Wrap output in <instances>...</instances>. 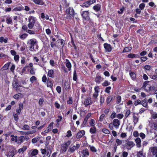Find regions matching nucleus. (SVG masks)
I'll list each match as a JSON object with an SVG mask.
<instances>
[{"label": "nucleus", "instance_id": "1", "mask_svg": "<svg viewBox=\"0 0 157 157\" xmlns=\"http://www.w3.org/2000/svg\"><path fill=\"white\" fill-rule=\"evenodd\" d=\"M85 96L86 94H82V104L84 105L85 107H86L88 106L91 105L93 103V102L91 100L90 96L87 95L85 97Z\"/></svg>", "mask_w": 157, "mask_h": 157}, {"label": "nucleus", "instance_id": "2", "mask_svg": "<svg viewBox=\"0 0 157 157\" xmlns=\"http://www.w3.org/2000/svg\"><path fill=\"white\" fill-rule=\"evenodd\" d=\"M71 142V140H68L67 142H65L64 143L61 144V147L60 150V153L63 154L65 153L68 149L69 146L70 145Z\"/></svg>", "mask_w": 157, "mask_h": 157}, {"label": "nucleus", "instance_id": "3", "mask_svg": "<svg viewBox=\"0 0 157 157\" xmlns=\"http://www.w3.org/2000/svg\"><path fill=\"white\" fill-rule=\"evenodd\" d=\"M81 144H79L78 142L76 143L75 145H73L72 144L68 148V151L71 154L74 153L75 150H78L80 148Z\"/></svg>", "mask_w": 157, "mask_h": 157}, {"label": "nucleus", "instance_id": "4", "mask_svg": "<svg viewBox=\"0 0 157 157\" xmlns=\"http://www.w3.org/2000/svg\"><path fill=\"white\" fill-rule=\"evenodd\" d=\"M12 86L13 88L16 89L17 88L22 87L24 88H28V87H24L21 85V83L17 79H14L12 82Z\"/></svg>", "mask_w": 157, "mask_h": 157}, {"label": "nucleus", "instance_id": "5", "mask_svg": "<svg viewBox=\"0 0 157 157\" xmlns=\"http://www.w3.org/2000/svg\"><path fill=\"white\" fill-rule=\"evenodd\" d=\"M35 21V18L34 17L31 16L29 17V23L28 25V26L29 29H31L33 28Z\"/></svg>", "mask_w": 157, "mask_h": 157}, {"label": "nucleus", "instance_id": "6", "mask_svg": "<svg viewBox=\"0 0 157 157\" xmlns=\"http://www.w3.org/2000/svg\"><path fill=\"white\" fill-rule=\"evenodd\" d=\"M81 15L82 17L85 20L89 21L90 19L89 16V12L88 11H83L81 13Z\"/></svg>", "mask_w": 157, "mask_h": 157}, {"label": "nucleus", "instance_id": "7", "mask_svg": "<svg viewBox=\"0 0 157 157\" xmlns=\"http://www.w3.org/2000/svg\"><path fill=\"white\" fill-rule=\"evenodd\" d=\"M125 143L126 144L127 148L130 150L135 145V144L132 141H129L128 140H125Z\"/></svg>", "mask_w": 157, "mask_h": 157}, {"label": "nucleus", "instance_id": "8", "mask_svg": "<svg viewBox=\"0 0 157 157\" xmlns=\"http://www.w3.org/2000/svg\"><path fill=\"white\" fill-rule=\"evenodd\" d=\"M81 153L82 157H88L89 155V150L86 148L82 150Z\"/></svg>", "mask_w": 157, "mask_h": 157}, {"label": "nucleus", "instance_id": "9", "mask_svg": "<svg viewBox=\"0 0 157 157\" xmlns=\"http://www.w3.org/2000/svg\"><path fill=\"white\" fill-rule=\"evenodd\" d=\"M91 115V113H89L85 117L84 121L82 124V126L84 127L86 126V124L87 121L88 120L89 118H90Z\"/></svg>", "mask_w": 157, "mask_h": 157}, {"label": "nucleus", "instance_id": "10", "mask_svg": "<svg viewBox=\"0 0 157 157\" xmlns=\"http://www.w3.org/2000/svg\"><path fill=\"white\" fill-rule=\"evenodd\" d=\"M104 47L105 50L106 52H110L112 49V47L110 44L105 43L104 44Z\"/></svg>", "mask_w": 157, "mask_h": 157}, {"label": "nucleus", "instance_id": "11", "mask_svg": "<svg viewBox=\"0 0 157 157\" xmlns=\"http://www.w3.org/2000/svg\"><path fill=\"white\" fill-rule=\"evenodd\" d=\"M116 129H118L119 128V126L120 124V122L119 120L117 119H114L112 123Z\"/></svg>", "mask_w": 157, "mask_h": 157}, {"label": "nucleus", "instance_id": "12", "mask_svg": "<svg viewBox=\"0 0 157 157\" xmlns=\"http://www.w3.org/2000/svg\"><path fill=\"white\" fill-rule=\"evenodd\" d=\"M85 133V131L84 130H82L78 132L76 136V137L77 139H79L82 137Z\"/></svg>", "mask_w": 157, "mask_h": 157}, {"label": "nucleus", "instance_id": "13", "mask_svg": "<svg viewBox=\"0 0 157 157\" xmlns=\"http://www.w3.org/2000/svg\"><path fill=\"white\" fill-rule=\"evenodd\" d=\"M67 14H69L70 16L74 17V11L73 8L69 7L66 11Z\"/></svg>", "mask_w": 157, "mask_h": 157}, {"label": "nucleus", "instance_id": "14", "mask_svg": "<svg viewBox=\"0 0 157 157\" xmlns=\"http://www.w3.org/2000/svg\"><path fill=\"white\" fill-rule=\"evenodd\" d=\"M103 80V78L100 75H96L95 78V81L96 83L99 84Z\"/></svg>", "mask_w": 157, "mask_h": 157}, {"label": "nucleus", "instance_id": "15", "mask_svg": "<svg viewBox=\"0 0 157 157\" xmlns=\"http://www.w3.org/2000/svg\"><path fill=\"white\" fill-rule=\"evenodd\" d=\"M47 151L45 155L47 157H49L52 152V147L50 146H48V147H47Z\"/></svg>", "mask_w": 157, "mask_h": 157}, {"label": "nucleus", "instance_id": "16", "mask_svg": "<svg viewBox=\"0 0 157 157\" xmlns=\"http://www.w3.org/2000/svg\"><path fill=\"white\" fill-rule=\"evenodd\" d=\"M17 153V151L15 148L10 146V156L13 157Z\"/></svg>", "mask_w": 157, "mask_h": 157}, {"label": "nucleus", "instance_id": "17", "mask_svg": "<svg viewBox=\"0 0 157 157\" xmlns=\"http://www.w3.org/2000/svg\"><path fill=\"white\" fill-rule=\"evenodd\" d=\"M141 105L144 107L148 108V105L147 99L146 98H145L144 100H142L141 101Z\"/></svg>", "mask_w": 157, "mask_h": 157}, {"label": "nucleus", "instance_id": "18", "mask_svg": "<svg viewBox=\"0 0 157 157\" xmlns=\"http://www.w3.org/2000/svg\"><path fill=\"white\" fill-rule=\"evenodd\" d=\"M24 94L21 93H18L15 94L13 96V98L17 100H18L19 99L21 98L24 97Z\"/></svg>", "mask_w": 157, "mask_h": 157}, {"label": "nucleus", "instance_id": "19", "mask_svg": "<svg viewBox=\"0 0 157 157\" xmlns=\"http://www.w3.org/2000/svg\"><path fill=\"white\" fill-rule=\"evenodd\" d=\"M53 85L52 80L51 78H48L47 79V87L52 88V87Z\"/></svg>", "mask_w": 157, "mask_h": 157}, {"label": "nucleus", "instance_id": "20", "mask_svg": "<svg viewBox=\"0 0 157 157\" xmlns=\"http://www.w3.org/2000/svg\"><path fill=\"white\" fill-rule=\"evenodd\" d=\"M133 119L134 124H136L138 122L139 118V117L136 116V113H133Z\"/></svg>", "mask_w": 157, "mask_h": 157}, {"label": "nucleus", "instance_id": "21", "mask_svg": "<svg viewBox=\"0 0 157 157\" xmlns=\"http://www.w3.org/2000/svg\"><path fill=\"white\" fill-rule=\"evenodd\" d=\"M48 75L52 78L54 77V71L52 69L49 70L48 72Z\"/></svg>", "mask_w": 157, "mask_h": 157}, {"label": "nucleus", "instance_id": "22", "mask_svg": "<svg viewBox=\"0 0 157 157\" xmlns=\"http://www.w3.org/2000/svg\"><path fill=\"white\" fill-rule=\"evenodd\" d=\"M98 96V93H94L93 94L92 101L93 103L97 101V98Z\"/></svg>", "mask_w": 157, "mask_h": 157}, {"label": "nucleus", "instance_id": "23", "mask_svg": "<svg viewBox=\"0 0 157 157\" xmlns=\"http://www.w3.org/2000/svg\"><path fill=\"white\" fill-rule=\"evenodd\" d=\"M10 65V62H8L7 63L5 64L0 69V71H2L8 69Z\"/></svg>", "mask_w": 157, "mask_h": 157}, {"label": "nucleus", "instance_id": "24", "mask_svg": "<svg viewBox=\"0 0 157 157\" xmlns=\"http://www.w3.org/2000/svg\"><path fill=\"white\" fill-rule=\"evenodd\" d=\"M26 137L23 136H21L19 137L17 139V143H21L23 142V141L25 140Z\"/></svg>", "mask_w": 157, "mask_h": 157}, {"label": "nucleus", "instance_id": "25", "mask_svg": "<svg viewBox=\"0 0 157 157\" xmlns=\"http://www.w3.org/2000/svg\"><path fill=\"white\" fill-rule=\"evenodd\" d=\"M96 2V0H88L85 2L87 7H88L89 6L92 4Z\"/></svg>", "mask_w": 157, "mask_h": 157}, {"label": "nucleus", "instance_id": "26", "mask_svg": "<svg viewBox=\"0 0 157 157\" xmlns=\"http://www.w3.org/2000/svg\"><path fill=\"white\" fill-rule=\"evenodd\" d=\"M65 65L66 67L68 68L69 71L71 70V63L68 60H67Z\"/></svg>", "mask_w": 157, "mask_h": 157}, {"label": "nucleus", "instance_id": "27", "mask_svg": "<svg viewBox=\"0 0 157 157\" xmlns=\"http://www.w3.org/2000/svg\"><path fill=\"white\" fill-rule=\"evenodd\" d=\"M33 2L36 4L43 5L44 4V2L43 0H33Z\"/></svg>", "mask_w": 157, "mask_h": 157}, {"label": "nucleus", "instance_id": "28", "mask_svg": "<svg viewBox=\"0 0 157 157\" xmlns=\"http://www.w3.org/2000/svg\"><path fill=\"white\" fill-rule=\"evenodd\" d=\"M135 141L138 147H140L141 146V140L139 137H137L135 139Z\"/></svg>", "mask_w": 157, "mask_h": 157}, {"label": "nucleus", "instance_id": "29", "mask_svg": "<svg viewBox=\"0 0 157 157\" xmlns=\"http://www.w3.org/2000/svg\"><path fill=\"white\" fill-rule=\"evenodd\" d=\"M101 8V5L99 4H97L96 5L94 6L93 7V9L96 11H99Z\"/></svg>", "mask_w": 157, "mask_h": 157}, {"label": "nucleus", "instance_id": "30", "mask_svg": "<svg viewBox=\"0 0 157 157\" xmlns=\"http://www.w3.org/2000/svg\"><path fill=\"white\" fill-rule=\"evenodd\" d=\"M151 151L152 155H154L157 153V147H153L151 148Z\"/></svg>", "mask_w": 157, "mask_h": 157}, {"label": "nucleus", "instance_id": "31", "mask_svg": "<svg viewBox=\"0 0 157 157\" xmlns=\"http://www.w3.org/2000/svg\"><path fill=\"white\" fill-rule=\"evenodd\" d=\"M97 129L95 127H92L90 129L89 132L91 134H94L96 133Z\"/></svg>", "mask_w": 157, "mask_h": 157}, {"label": "nucleus", "instance_id": "32", "mask_svg": "<svg viewBox=\"0 0 157 157\" xmlns=\"http://www.w3.org/2000/svg\"><path fill=\"white\" fill-rule=\"evenodd\" d=\"M113 98V96L110 95L108 96L107 99H106V102L107 105L109 104L111 101L112 100Z\"/></svg>", "mask_w": 157, "mask_h": 157}, {"label": "nucleus", "instance_id": "33", "mask_svg": "<svg viewBox=\"0 0 157 157\" xmlns=\"http://www.w3.org/2000/svg\"><path fill=\"white\" fill-rule=\"evenodd\" d=\"M38 151L37 149H33L31 153L32 156H35L38 154Z\"/></svg>", "mask_w": 157, "mask_h": 157}, {"label": "nucleus", "instance_id": "34", "mask_svg": "<svg viewBox=\"0 0 157 157\" xmlns=\"http://www.w3.org/2000/svg\"><path fill=\"white\" fill-rule=\"evenodd\" d=\"M27 149V147L26 146H24L20 148L18 150V152L19 153L23 152H24Z\"/></svg>", "mask_w": 157, "mask_h": 157}, {"label": "nucleus", "instance_id": "35", "mask_svg": "<svg viewBox=\"0 0 157 157\" xmlns=\"http://www.w3.org/2000/svg\"><path fill=\"white\" fill-rule=\"evenodd\" d=\"M77 75L76 70L75 68V69H74V71L73 79L74 81H77Z\"/></svg>", "mask_w": 157, "mask_h": 157}, {"label": "nucleus", "instance_id": "36", "mask_svg": "<svg viewBox=\"0 0 157 157\" xmlns=\"http://www.w3.org/2000/svg\"><path fill=\"white\" fill-rule=\"evenodd\" d=\"M70 84L67 81H66L64 83V87L65 89L66 90L70 88Z\"/></svg>", "mask_w": 157, "mask_h": 157}, {"label": "nucleus", "instance_id": "37", "mask_svg": "<svg viewBox=\"0 0 157 157\" xmlns=\"http://www.w3.org/2000/svg\"><path fill=\"white\" fill-rule=\"evenodd\" d=\"M110 82L108 80H105V81L102 83V85L103 86H107L110 85Z\"/></svg>", "mask_w": 157, "mask_h": 157}, {"label": "nucleus", "instance_id": "38", "mask_svg": "<svg viewBox=\"0 0 157 157\" xmlns=\"http://www.w3.org/2000/svg\"><path fill=\"white\" fill-rule=\"evenodd\" d=\"M129 75L132 78V79L134 80L136 77V74L133 72H130Z\"/></svg>", "mask_w": 157, "mask_h": 157}, {"label": "nucleus", "instance_id": "39", "mask_svg": "<svg viewBox=\"0 0 157 157\" xmlns=\"http://www.w3.org/2000/svg\"><path fill=\"white\" fill-rule=\"evenodd\" d=\"M132 49L131 47H125L123 51V52H127L130 51Z\"/></svg>", "mask_w": 157, "mask_h": 157}, {"label": "nucleus", "instance_id": "40", "mask_svg": "<svg viewBox=\"0 0 157 157\" xmlns=\"http://www.w3.org/2000/svg\"><path fill=\"white\" fill-rule=\"evenodd\" d=\"M23 10V8L21 6H17L13 10V11H21L22 10Z\"/></svg>", "mask_w": 157, "mask_h": 157}, {"label": "nucleus", "instance_id": "41", "mask_svg": "<svg viewBox=\"0 0 157 157\" xmlns=\"http://www.w3.org/2000/svg\"><path fill=\"white\" fill-rule=\"evenodd\" d=\"M73 102V99L72 97L70 96L68 97V99L67 101V103L69 105H71Z\"/></svg>", "mask_w": 157, "mask_h": 157}, {"label": "nucleus", "instance_id": "42", "mask_svg": "<svg viewBox=\"0 0 157 157\" xmlns=\"http://www.w3.org/2000/svg\"><path fill=\"white\" fill-rule=\"evenodd\" d=\"M53 124H54L53 122H52L47 127V129L48 130L49 132L51 131L52 129L53 128Z\"/></svg>", "mask_w": 157, "mask_h": 157}, {"label": "nucleus", "instance_id": "43", "mask_svg": "<svg viewBox=\"0 0 157 157\" xmlns=\"http://www.w3.org/2000/svg\"><path fill=\"white\" fill-rule=\"evenodd\" d=\"M95 120L94 119H91L90 121L89 124L90 126L92 127H95Z\"/></svg>", "mask_w": 157, "mask_h": 157}, {"label": "nucleus", "instance_id": "44", "mask_svg": "<svg viewBox=\"0 0 157 157\" xmlns=\"http://www.w3.org/2000/svg\"><path fill=\"white\" fill-rule=\"evenodd\" d=\"M58 119H57L56 120V122L57 123L56 125H57L58 124L59 125V123L60 121H61L62 119V117L61 116L58 115Z\"/></svg>", "mask_w": 157, "mask_h": 157}, {"label": "nucleus", "instance_id": "45", "mask_svg": "<svg viewBox=\"0 0 157 157\" xmlns=\"http://www.w3.org/2000/svg\"><path fill=\"white\" fill-rule=\"evenodd\" d=\"M39 140V138L38 137H35L32 140V142L33 144H35L36 143L38 140Z\"/></svg>", "mask_w": 157, "mask_h": 157}, {"label": "nucleus", "instance_id": "46", "mask_svg": "<svg viewBox=\"0 0 157 157\" xmlns=\"http://www.w3.org/2000/svg\"><path fill=\"white\" fill-rule=\"evenodd\" d=\"M111 89V86H108L106 87L105 90V92L107 93H108L109 94H110V90Z\"/></svg>", "mask_w": 157, "mask_h": 157}, {"label": "nucleus", "instance_id": "47", "mask_svg": "<svg viewBox=\"0 0 157 157\" xmlns=\"http://www.w3.org/2000/svg\"><path fill=\"white\" fill-rule=\"evenodd\" d=\"M90 150L93 152H96L97 151V150L95 147L94 146H90Z\"/></svg>", "mask_w": 157, "mask_h": 157}, {"label": "nucleus", "instance_id": "48", "mask_svg": "<svg viewBox=\"0 0 157 157\" xmlns=\"http://www.w3.org/2000/svg\"><path fill=\"white\" fill-rule=\"evenodd\" d=\"M116 143L117 146L120 145L122 143V141L118 138L116 139Z\"/></svg>", "mask_w": 157, "mask_h": 157}, {"label": "nucleus", "instance_id": "49", "mask_svg": "<svg viewBox=\"0 0 157 157\" xmlns=\"http://www.w3.org/2000/svg\"><path fill=\"white\" fill-rule=\"evenodd\" d=\"M121 97L120 95H118L117 97L116 103L119 104L121 101Z\"/></svg>", "mask_w": 157, "mask_h": 157}, {"label": "nucleus", "instance_id": "50", "mask_svg": "<svg viewBox=\"0 0 157 157\" xmlns=\"http://www.w3.org/2000/svg\"><path fill=\"white\" fill-rule=\"evenodd\" d=\"M137 157H141V156H144L143 154V152L142 151L138 152L136 154Z\"/></svg>", "mask_w": 157, "mask_h": 157}, {"label": "nucleus", "instance_id": "51", "mask_svg": "<svg viewBox=\"0 0 157 157\" xmlns=\"http://www.w3.org/2000/svg\"><path fill=\"white\" fill-rule=\"evenodd\" d=\"M10 137H12V138L11 139V140L13 141H15V142H17V136H15L14 137V135H10Z\"/></svg>", "mask_w": 157, "mask_h": 157}, {"label": "nucleus", "instance_id": "52", "mask_svg": "<svg viewBox=\"0 0 157 157\" xmlns=\"http://www.w3.org/2000/svg\"><path fill=\"white\" fill-rule=\"evenodd\" d=\"M105 117V115L103 113L101 114L100 116L99 121L100 122H102L103 121L104 117Z\"/></svg>", "mask_w": 157, "mask_h": 157}, {"label": "nucleus", "instance_id": "53", "mask_svg": "<svg viewBox=\"0 0 157 157\" xmlns=\"http://www.w3.org/2000/svg\"><path fill=\"white\" fill-rule=\"evenodd\" d=\"M36 78L35 76H32L30 78V80L31 83H32L34 82V81H36Z\"/></svg>", "mask_w": 157, "mask_h": 157}, {"label": "nucleus", "instance_id": "54", "mask_svg": "<svg viewBox=\"0 0 157 157\" xmlns=\"http://www.w3.org/2000/svg\"><path fill=\"white\" fill-rule=\"evenodd\" d=\"M102 131L104 133L107 134H109L110 133L108 129L105 128H103L102 130Z\"/></svg>", "mask_w": 157, "mask_h": 157}, {"label": "nucleus", "instance_id": "55", "mask_svg": "<svg viewBox=\"0 0 157 157\" xmlns=\"http://www.w3.org/2000/svg\"><path fill=\"white\" fill-rule=\"evenodd\" d=\"M140 59L142 62L146 61L148 59L146 56H142L140 57Z\"/></svg>", "mask_w": 157, "mask_h": 157}, {"label": "nucleus", "instance_id": "56", "mask_svg": "<svg viewBox=\"0 0 157 157\" xmlns=\"http://www.w3.org/2000/svg\"><path fill=\"white\" fill-rule=\"evenodd\" d=\"M141 101L140 99H137L136 101L134 103V105L135 106H137L138 105L141 104Z\"/></svg>", "mask_w": 157, "mask_h": 157}, {"label": "nucleus", "instance_id": "57", "mask_svg": "<svg viewBox=\"0 0 157 157\" xmlns=\"http://www.w3.org/2000/svg\"><path fill=\"white\" fill-rule=\"evenodd\" d=\"M131 113L130 110L129 109L127 110L125 114V118H127L130 115Z\"/></svg>", "mask_w": 157, "mask_h": 157}, {"label": "nucleus", "instance_id": "58", "mask_svg": "<svg viewBox=\"0 0 157 157\" xmlns=\"http://www.w3.org/2000/svg\"><path fill=\"white\" fill-rule=\"evenodd\" d=\"M116 113L115 111H113L110 115V117L111 119H113L115 118L116 117Z\"/></svg>", "mask_w": 157, "mask_h": 157}, {"label": "nucleus", "instance_id": "59", "mask_svg": "<svg viewBox=\"0 0 157 157\" xmlns=\"http://www.w3.org/2000/svg\"><path fill=\"white\" fill-rule=\"evenodd\" d=\"M148 88L149 91H154L155 90V87L154 86H150Z\"/></svg>", "mask_w": 157, "mask_h": 157}, {"label": "nucleus", "instance_id": "60", "mask_svg": "<svg viewBox=\"0 0 157 157\" xmlns=\"http://www.w3.org/2000/svg\"><path fill=\"white\" fill-rule=\"evenodd\" d=\"M10 135V133H9L7 134H3V135L2 136V137L3 139V140H6L7 139V137L8 136V135Z\"/></svg>", "mask_w": 157, "mask_h": 157}, {"label": "nucleus", "instance_id": "61", "mask_svg": "<svg viewBox=\"0 0 157 157\" xmlns=\"http://www.w3.org/2000/svg\"><path fill=\"white\" fill-rule=\"evenodd\" d=\"M116 117L118 118L121 119H122L124 117V115L123 114L119 113L117 114Z\"/></svg>", "mask_w": 157, "mask_h": 157}, {"label": "nucleus", "instance_id": "62", "mask_svg": "<svg viewBox=\"0 0 157 157\" xmlns=\"http://www.w3.org/2000/svg\"><path fill=\"white\" fill-rule=\"evenodd\" d=\"M56 90L58 93H60L61 91V87L59 86H57L56 87Z\"/></svg>", "mask_w": 157, "mask_h": 157}, {"label": "nucleus", "instance_id": "63", "mask_svg": "<svg viewBox=\"0 0 157 157\" xmlns=\"http://www.w3.org/2000/svg\"><path fill=\"white\" fill-rule=\"evenodd\" d=\"M14 59L16 62H18L19 60V56L18 55H17L14 56Z\"/></svg>", "mask_w": 157, "mask_h": 157}, {"label": "nucleus", "instance_id": "64", "mask_svg": "<svg viewBox=\"0 0 157 157\" xmlns=\"http://www.w3.org/2000/svg\"><path fill=\"white\" fill-rule=\"evenodd\" d=\"M133 135L134 137L137 138L139 136V134L138 132L137 131H134L133 132Z\"/></svg>", "mask_w": 157, "mask_h": 157}]
</instances>
